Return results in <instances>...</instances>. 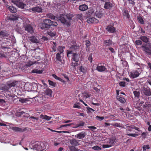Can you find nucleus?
Listing matches in <instances>:
<instances>
[{
  "instance_id": "nucleus-1",
  "label": "nucleus",
  "mask_w": 151,
  "mask_h": 151,
  "mask_svg": "<svg viewBox=\"0 0 151 151\" xmlns=\"http://www.w3.org/2000/svg\"><path fill=\"white\" fill-rule=\"evenodd\" d=\"M34 150L37 151H43L46 149L45 147L42 142H37L33 147Z\"/></svg>"
},
{
  "instance_id": "nucleus-2",
  "label": "nucleus",
  "mask_w": 151,
  "mask_h": 151,
  "mask_svg": "<svg viewBox=\"0 0 151 151\" xmlns=\"http://www.w3.org/2000/svg\"><path fill=\"white\" fill-rule=\"evenodd\" d=\"M142 50L147 55H151V43H148L141 47Z\"/></svg>"
},
{
  "instance_id": "nucleus-3",
  "label": "nucleus",
  "mask_w": 151,
  "mask_h": 151,
  "mask_svg": "<svg viewBox=\"0 0 151 151\" xmlns=\"http://www.w3.org/2000/svg\"><path fill=\"white\" fill-rule=\"evenodd\" d=\"M9 34L8 32L4 30H2L0 32V37L3 39L4 40L9 42L10 40L9 39Z\"/></svg>"
},
{
  "instance_id": "nucleus-4",
  "label": "nucleus",
  "mask_w": 151,
  "mask_h": 151,
  "mask_svg": "<svg viewBox=\"0 0 151 151\" xmlns=\"http://www.w3.org/2000/svg\"><path fill=\"white\" fill-rule=\"evenodd\" d=\"M142 71L141 69L139 68L137 70H133L130 73V76L133 78H137L139 76Z\"/></svg>"
},
{
  "instance_id": "nucleus-5",
  "label": "nucleus",
  "mask_w": 151,
  "mask_h": 151,
  "mask_svg": "<svg viewBox=\"0 0 151 151\" xmlns=\"http://www.w3.org/2000/svg\"><path fill=\"white\" fill-rule=\"evenodd\" d=\"M12 3L16 5L18 7L23 9L26 6L25 4L23 3L20 0H12Z\"/></svg>"
},
{
  "instance_id": "nucleus-6",
  "label": "nucleus",
  "mask_w": 151,
  "mask_h": 151,
  "mask_svg": "<svg viewBox=\"0 0 151 151\" xmlns=\"http://www.w3.org/2000/svg\"><path fill=\"white\" fill-rule=\"evenodd\" d=\"M24 27L25 30L27 31L28 32L31 34L34 32L32 26L30 24H26L24 25Z\"/></svg>"
},
{
  "instance_id": "nucleus-7",
  "label": "nucleus",
  "mask_w": 151,
  "mask_h": 151,
  "mask_svg": "<svg viewBox=\"0 0 151 151\" xmlns=\"http://www.w3.org/2000/svg\"><path fill=\"white\" fill-rule=\"evenodd\" d=\"M1 49L0 51V58H6L7 55L6 50V48L3 47L1 48Z\"/></svg>"
},
{
  "instance_id": "nucleus-8",
  "label": "nucleus",
  "mask_w": 151,
  "mask_h": 151,
  "mask_svg": "<svg viewBox=\"0 0 151 151\" xmlns=\"http://www.w3.org/2000/svg\"><path fill=\"white\" fill-rule=\"evenodd\" d=\"M143 92L144 94L147 96H150L151 95V90L149 87H144L143 90Z\"/></svg>"
},
{
  "instance_id": "nucleus-9",
  "label": "nucleus",
  "mask_w": 151,
  "mask_h": 151,
  "mask_svg": "<svg viewBox=\"0 0 151 151\" xmlns=\"http://www.w3.org/2000/svg\"><path fill=\"white\" fill-rule=\"evenodd\" d=\"M87 22L89 24H95L98 23L99 20L94 17H92L88 18L87 20Z\"/></svg>"
},
{
  "instance_id": "nucleus-10",
  "label": "nucleus",
  "mask_w": 151,
  "mask_h": 151,
  "mask_svg": "<svg viewBox=\"0 0 151 151\" xmlns=\"http://www.w3.org/2000/svg\"><path fill=\"white\" fill-rule=\"evenodd\" d=\"M95 15L98 18H101L103 15V10L98 9L95 12Z\"/></svg>"
},
{
  "instance_id": "nucleus-11",
  "label": "nucleus",
  "mask_w": 151,
  "mask_h": 151,
  "mask_svg": "<svg viewBox=\"0 0 151 151\" xmlns=\"http://www.w3.org/2000/svg\"><path fill=\"white\" fill-rule=\"evenodd\" d=\"M12 129L16 132H24L26 130H27V129L26 128H21L19 127H13L12 128Z\"/></svg>"
},
{
  "instance_id": "nucleus-12",
  "label": "nucleus",
  "mask_w": 151,
  "mask_h": 151,
  "mask_svg": "<svg viewBox=\"0 0 151 151\" xmlns=\"http://www.w3.org/2000/svg\"><path fill=\"white\" fill-rule=\"evenodd\" d=\"M31 10L32 12L35 13H40L42 12V8L38 6L33 7L31 8Z\"/></svg>"
},
{
  "instance_id": "nucleus-13",
  "label": "nucleus",
  "mask_w": 151,
  "mask_h": 151,
  "mask_svg": "<svg viewBox=\"0 0 151 151\" xmlns=\"http://www.w3.org/2000/svg\"><path fill=\"white\" fill-rule=\"evenodd\" d=\"M117 142L116 139L115 138H112L111 139H107V143L109 145H111V147Z\"/></svg>"
},
{
  "instance_id": "nucleus-14",
  "label": "nucleus",
  "mask_w": 151,
  "mask_h": 151,
  "mask_svg": "<svg viewBox=\"0 0 151 151\" xmlns=\"http://www.w3.org/2000/svg\"><path fill=\"white\" fill-rule=\"evenodd\" d=\"M80 55L76 53H74L73 54L72 59L73 61L76 62H78L80 58Z\"/></svg>"
},
{
  "instance_id": "nucleus-15",
  "label": "nucleus",
  "mask_w": 151,
  "mask_h": 151,
  "mask_svg": "<svg viewBox=\"0 0 151 151\" xmlns=\"http://www.w3.org/2000/svg\"><path fill=\"white\" fill-rule=\"evenodd\" d=\"M113 6V5L110 2H106L104 4V8L106 9H110Z\"/></svg>"
},
{
  "instance_id": "nucleus-16",
  "label": "nucleus",
  "mask_w": 151,
  "mask_h": 151,
  "mask_svg": "<svg viewBox=\"0 0 151 151\" xmlns=\"http://www.w3.org/2000/svg\"><path fill=\"white\" fill-rule=\"evenodd\" d=\"M106 30L109 33H113L115 32L116 29L114 27L111 25H108L106 28Z\"/></svg>"
},
{
  "instance_id": "nucleus-17",
  "label": "nucleus",
  "mask_w": 151,
  "mask_h": 151,
  "mask_svg": "<svg viewBox=\"0 0 151 151\" xmlns=\"http://www.w3.org/2000/svg\"><path fill=\"white\" fill-rule=\"evenodd\" d=\"M86 136L85 132H80L75 135V137L78 139H83Z\"/></svg>"
},
{
  "instance_id": "nucleus-18",
  "label": "nucleus",
  "mask_w": 151,
  "mask_h": 151,
  "mask_svg": "<svg viewBox=\"0 0 151 151\" xmlns=\"http://www.w3.org/2000/svg\"><path fill=\"white\" fill-rule=\"evenodd\" d=\"M96 70L99 72H103L104 71L106 68L105 66L104 65H99L97 66Z\"/></svg>"
},
{
  "instance_id": "nucleus-19",
  "label": "nucleus",
  "mask_w": 151,
  "mask_h": 151,
  "mask_svg": "<svg viewBox=\"0 0 151 151\" xmlns=\"http://www.w3.org/2000/svg\"><path fill=\"white\" fill-rule=\"evenodd\" d=\"M60 54L59 53H58L56 55L55 59L57 60L56 61V63H59L60 62L62 61V57L60 55Z\"/></svg>"
},
{
  "instance_id": "nucleus-20",
  "label": "nucleus",
  "mask_w": 151,
  "mask_h": 151,
  "mask_svg": "<svg viewBox=\"0 0 151 151\" xmlns=\"http://www.w3.org/2000/svg\"><path fill=\"white\" fill-rule=\"evenodd\" d=\"M29 40L32 42L37 43L39 42L38 40L35 36H32L29 37Z\"/></svg>"
},
{
  "instance_id": "nucleus-21",
  "label": "nucleus",
  "mask_w": 151,
  "mask_h": 151,
  "mask_svg": "<svg viewBox=\"0 0 151 151\" xmlns=\"http://www.w3.org/2000/svg\"><path fill=\"white\" fill-rule=\"evenodd\" d=\"M70 143L74 147L78 146L79 145L78 140L75 139H73L70 140Z\"/></svg>"
},
{
  "instance_id": "nucleus-22",
  "label": "nucleus",
  "mask_w": 151,
  "mask_h": 151,
  "mask_svg": "<svg viewBox=\"0 0 151 151\" xmlns=\"http://www.w3.org/2000/svg\"><path fill=\"white\" fill-rule=\"evenodd\" d=\"M88 6L86 4H82L79 6V9L81 11H85L88 9Z\"/></svg>"
},
{
  "instance_id": "nucleus-23",
  "label": "nucleus",
  "mask_w": 151,
  "mask_h": 151,
  "mask_svg": "<svg viewBox=\"0 0 151 151\" xmlns=\"http://www.w3.org/2000/svg\"><path fill=\"white\" fill-rule=\"evenodd\" d=\"M52 92L51 90L49 88H47L45 91V94L50 96H51Z\"/></svg>"
},
{
  "instance_id": "nucleus-24",
  "label": "nucleus",
  "mask_w": 151,
  "mask_h": 151,
  "mask_svg": "<svg viewBox=\"0 0 151 151\" xmlns=\"http://www.w3.org/2000/svg\"><path fill=\"white\" fill-rule=\"evenodd\" d=\"M104 44L106 46H109L112 44V41L110 39L104 40Z\"/></svg>"
},
{
  "instance_id": "nucleus-25",
  "label": "nucleus",
  "mask_w": 151,
  "mask_h": 151,
  "mask_svg": "<svg viewBox=\"0 0 151 151\" xmlns=\"http://www.w3.org/2000/svg\"><path fill=\"white\" fill-rule=\"evenodd\" d=\"M38 63V61L34 62L30 61H29L28 62H27L25 64V66L27 67H30L34 64H37Z\"/></svg>"
},
{
  "instance_id": "nucleus-26",
  "label": "nucleus",
  "mask_w": 151,
  "mask_h": 151,
  "mask_svg": "<svg viewBox=\"0 0 151 151\" xmlns=\"http://www.w3.org/2000/svg\"><path fill=\"white\" fill-rule=\"evenodd\" d=\"M116 98L118 101L122 103H124L126 102V100L124 98L119 96H116Z\"/></svg>"
},
{
  "instance_id": "nucleus-27",
  "label": "nucleus",
  "mask_w": 151,
  "mask_h": 151,
  "mask_svg": "<svg viewBox=\"0 0 151 151\" xmlns=\"http://www.w3.org/2000/svg\"><path fill=\"white\" fill-rule=\"evenodd\" d=\"M40 118L45 119L48 121L50 120L52 118L51 116H49L46 115H43L42 114L40 115Z\"/></svg>"
},
{
  "instance_id": "nucleus-28",
  "label": "nucleus",
  "mask_w": 151,
  "mask_h": 151,
  "mask_svg": "<svg viewBox=\"0 0 151 151\" xmlns=\"http://www.w3.org/2000/svg\"><path fill=\"white\" fill-rule=\"evenodd\" d=\"M79 48V47L78 46L76 45H73L70 47V49L72 50L73 52H76Z\"/></svg>"
},
{
  "instance_id": "nucleus-29",
  "label": "nucleus",
  "mask_w": 151,
  "mask_h": 151,
  "mask_svg": "<svg viewBox=\"0 0 151 151\" xmlns=\"http://www.w3.org/2000/svg\"><path fill=\"white\" fill-rule=\"evenodd\" d=\"M8 9L9 11L12 13H15L17 11V9L13 6H9Z\"/></svg>"
},
{
  "instance_id": "nucleus-30",
  "label": "nucleus",
  "mask_w": 151,
  "mask_h": 151,
  "mask_svg": "<svg viewBox=\"0 0 151 151\" xmlns=\"http://www.w3.org/2000/svg\"><path fill=\"white\" fill-rule=\"evenodd\" d=\"M59 18V19L63 23L65 24L66 22H67V20L64 17V15H62V16H61Z\"/></svg>"
},
{
  "instance_id": "nucleus-31",
  "label": "nucleus",
  "mask_w": 151,
  "mask_h": 151,
  "mask_svg": "<svg viewBox=\"0 0 151 151\" xmlns=\"http://www.w3.org/2000/svg\"><path fill=\"white\" fill-rule=\"evenodd\" d=\"M43 71L42 70H38L37 69H33L32 71V72L33 73H36V74H41L42 73Z\"/></svg>"
},
{
  "instance_id": "nucleus-32",
  "label": "nucleus",
  "mask_w": 151,
  "mask_h": 151,
  "mask_svg": "<svg viewBox=\"0 0 151 151\" xmlns=\"http://www.w3.org/2000/svg\"><path fill=\"white\" fill-rule=\"evenodd\" d=\"M41 28L42 29H45L50 28V25H47L43 22L41 25Z\"/></svg>"
},
{
  "instance_id": "nucleus-33",
  "label": "nucleus",
  "mask_w": 151,
  "mask_h": 151,
  "mask_svg": "<svg viewBox=\"0 0 151 151\" xmlns=\"http://www.w3.org/2000/svg\"><path fill=\"white\" fill-rule=\"evenodd\" d=\"M133 93L134 96V97L137 99H138L140 96V92L139 91H133Z\"/></svg>"
},
{
  "instance_id": "nucleus-34",
  "label": "nucleus",
  "mask_w": 151,
  "mask_h": 151,
  "mask_svg": "<svg viewBox=\"0 0 151 151\" xmlns=\"http://www.w3.org/2000/svg\"><path fill=\"white\" fill-rule=\"evenodd\" d=\"M126 126V129L127 130L130 132L133 131V130L132 129H133V125H129L128 124H127Z\"/></svg>"
},
{
  "instance_id": "nucleus-35",
  "label": "nucleus",
  "mask_w": 151,
  "mask_h": 151,
  "mask_svg": "<svg viewBox=\"0 0 151 151\" xmlns=\"http://www.w3.org/2000/svg\"><path fill=\"white\" fill-rule=\"evenodd\" d=\"M140 39L142 40L143 42H148L149 39L147 38L146 37L143 36H141L140 37Z\"/></svg>"
},
{
  "instance_id": "nucleus-36",
  "label": "nucleus",
  "mask_w": 151,
  "mask_h": 151,
  "mask_svg": "<svg viewBox=\"0 0 151 151\" xmlns=\"http://www.w3.org/2000/svg\"><path fill=\"white\" fill-rule=\"evenodd\" d=\"M65 48L64 46H59L58 48V51L60 54L62 53L64 51V49Z\"/></svg>"
},
{
  "instance_id": "nucleus-37",
  "label": "nucleus",
  "mask_w": 151,
  "mask_h": 151,
  "mask_svg": "<svg viewBox=\"0 0 151 151\" xmlns=\"http://www.w3.org/2000/svg\"><path fill=\"white\" fill-rule=\"evenodd\" d=\"M43 22L47 25H50V28L51 26V21L49 19H45L43 20Z\"/></svg>"
},
{
  "instance_id": "nucleus-38",
  "label": "nucleus",
  "mask_w": 151,
  "mask_h": 151,
  "mask_svg": "<svg viewBox=\"0 0 151 151\" xmlns=\"http://www.w3.org/2000/svg\"><path fill=\"white\" fill-rule=\"evenodd\" d=\"M28 101V99L27 98H19V101L22 103H25Z\"/></svg>"
},
{
  "instance_id": "nucleus-39",
  "label": "nucleus",
  "mask_w": 151,
  "mask_h": 151,
  "mask_svg": "<svg viewBox=\"0 0 151 151\" xmlns=\"http://www.w3.org/2000/svg\"><path fill=\"white\" fill-rule=\"evenodd\" d=\"M137 19L139 22L141 24H145L144 21L143 20L142 18L141 17H137Z\"/></svg>"
},
{
  "instance_id": "nucleus-40",
  "label": "nucleus",
  "mask_w": 151,
  "mask_h": 151,
  "mask_svg": "<svg viewBox=\"0 0 151 151\" xmlns=\"http://www.w3.org/2000/svg\"><path fill=\"white\" fill-rule=\"evenodd\" d=\"M79 70L81 72L83 73H85L86 72V68H85L82 66H81L79 67Z\"/></svg>"
},
{
  "instance_id": "nucleus-41",
  "label": "nucleus",
  "mask_w": 151,
  "mask_h": 151,
  "mask_svg": "<svg viewBox=\"0 0 151 151\" xmlns=\"http://www.w3.org/2000/svg\"><path fill=\"white\" fill-rule=\"evenodd\" d=\"M150 148L149 145H145L142 146V149L143 151H145L146 149H149Z\"/></svg>"
},
{
  "instance_id": "nucleus-42",
  "label": "nucleus",
  "mask_w": 151,
  "mask_h": 151,
  "mask_svg": "<svg viewBox=\"0 0 151 151\" xmlns=\"http://www.w3.org/2000/svg\"><path fill=\"white\" fill-rule=\"evenodd\" d=\"M48 82L49 84L52 86H53V87H55L56 86V83H55L54 82L50 80H48Z\"/></svg>"
},
{
  "instance_id": "nucleus-43",
  "label": "nucleus",
  "mask_w": 151,
  "mask_h": 151,
  "mask_svg": "<svg viewBox=\"0 0 151 151\" xmlns=\"http://www.w3.org/2000/svg\"><path fill=\"white\" fill-rule=\"evenodd\" d=\"M69 148L70 151H78V150L73 146H70Z\"/></svg>"
},
{
  "instance_id": "nucleus-44",
  "label": "nucleus",
  "mask_w": 151,
  "mask_h": 151,
  "mask_svg": "<svg viewBox=\"0 0 151 151\" xmlns=\"http://www.w3.org/2000/svg\"><path fill=\"white\" fill-rule=\"evenodd\" d=\"M143 107L145 108H151V104L145 103V105H143Z\"/></svg>"
},
{
  "instance_id": "nucleus-45",
  "label": "nucleus",
  "mask_w": 151,
  "mask_h": 151,
  "mask_svg": "<svg viewBox=\"0 0 151 151\" xmlns=\"http://www.w3.org/2000/svg\"><path fill=\"white\" fill-rule=\"evenodd\" d=\"M52 76L56 79L60 81H62V79L61 78L57 76L55 74H52Z\"/></svg>"
},
{
  "instance_id": "nucleus-46",
  "label": "nucleus",
  "mask_w": 151,
  "mask_h": 151,
  "mask_svg": "<svg viewBox=\"0 0 151 151\" xmlns=\"http://www.w3.org/2000/svg\"><path fill=\"white\" fill-rule=\"evenodd\" d=\"M92 149L96 150L99 151L101 150V148L97 146H95L92 147Z\"/></svg>"
},
{
  "instance_id": "nucleus-47",
  "label": "nucleus",
  "mask_w": 151,
  "mask_h": 151,
  "mask_svg": "<svg viewBox=\"0 0 151 151\" xmlns=\"http://www.w3.org/2000/svg\"><path fill=\"white\" fill-rule=\"evenodd\" d=\"M47 34L49 36H50L51 37H53L55 35V33L52 32H48Z\"/></svg>"
},
{
  "instance_id": "nucleus-48",
  "label": "nucleus",
  "mask_w": 151,
  "mask_h": 151,
  "mask_svg": "<svg viewBox=\"0 0 151 151\" xmlns=\"http://www.w3.org/2000/svg\"><path fill=\"white\" fill-rule=\"evenodd\" d=\"M16 85V82H12L8 84L9 88H11L12 87H14Z\"/></svg>"
},
{
  "instance_id": "nucleus-49",
  "label": "nucleus",
  "mask_w": 151,
  "mask_h": 151,
  "mask_svg": "<svg viewBox=\"0 0 151 151\" xmlns=\"http://www.w3.org/2000/svg\"><path fill=\"white\" fill-rule=\"evenodd\" d=\"M78 62H76L75 63H73V62H72L71 63V66H72L74 68H75L76 67V66H78Z\"/></svg>"
},
{
  "instance_id": "nucleus-50",
  "label": "nucleus",
  "mask_w": 151,
  "mask_h": 151,
  "mask_svg": "<svg viewBox=\"0 0 151 151\" xmlns=\"http://www.w3.org/2000/svg\"><path fill=\"white\" fill-rule=\"evenodd\" d=\"M87 109L88 110V112L92 113L95 110L91 108H90L89 107H86Z\"/></svg>"
},
{
  "instance_id": "nucleus-51",
  "label": "nucleus",
  "mask_w": 151,
  "mask_h": 151,
  "mask_svg": "<svg viewBox=\"0 0 151 151\" xmlns=\"http://www.w3.org/2000/svg\"><path fill=\"white\" fill-rule=\"evenodd\" d=\"M127 135L133 137H136L138 136V134H136L127 133Z\"/></svg>"
},
{
  "instance_id": "nucleus-52",
  "label": "nucleus",
  "mask_w": 151,
  "mask_h": 151,
  "mask_svg": "<svg viewBox=\"0 0 151 151\" xmlns=\"http://www.w3.org/2000/svg\"><path fill=\"white\" fill-rule=\"evenodd\" d=\"M96 118L97 119L100 121L104 119V116H96Z\"/></svg>"
},
{
  "instance_id": "nucleus-53",
  "label": "nucleus",
  "mask_w": 151,
  "mask_h": 151,
  "mask_svg": "<svg viewBox=\"0 0 151 151\" xmlns=\"http://www.w3.org/2000/svg\"><path fill=\"white\" fill-rule=\"evenodd\" d=\"M135 43L137 45H140L142 44V42L140 40H137L135 41Z\"/></svg>"
},
{
  "instance_id": "nucleus-54",
  "label": "nucleus",
  "mask_w": 151,
  "mask_h": 151,
  "mask_svg": "<svg viewBox=\"0 0 151 151\" xmlns=\"http://www.w3.org/2000/svg\"><path fill=\"white\" fill-rule=\"evenodd\" d=\"M123 15L126 16L128 18H129L130 17V16L129 13L126 11H124Z\"/></svg>"
},
{
  "instance_id": "nucleus-55",
  "label": "nucleus",
  "mask_w": 151,
  "mask_h": 151,
  "mask_svg": "<svg viewBox=\"0 0 151 151\" xmlns=\"http://www.w3.org/2000/svg\"><path fill=\"white\" fill-rule=\"evenodd\" d=\"M73 52V51L72 50H67V57H70V54H72V53Z\"/></svg>"
},
{
  "instance_id": "nucleus-56",
  "label": "nucleus",
  "mask_w": 151,
  "mask_h": 151,
  "mask_svg": "<svg viewBox=\"0 0 151 151\" xmlns=\"http://www.w3.org/2000/svg\"><path fill=\"white\" fill-rule=\"evenodd\" d=\"M126 83L124 81H121L119 83V85L120 86L122 87H125Z\"/></svg>"
},
{
  "instance_id": "nucleus-57",
  "label": "nucleus",
  "mask_w": 151,
  "mask_h": 151,
  "mask_svg": "<svg viewBox=\"0 0 151 151\" xmlns=\"http://www.w3.org/2000/svg\"><path fill=\"white\" fill-rule=\"evenodd\" d=\"M86 45L87 47H89L91 45V43L88 40H87L86 41Z\"/></svg>"
},
{
  "instance_id": "nucleus-58",
  "label": "nucleus",
  "mask_w": 151,
  "mask_h": 151,
  "mask_svg": "<svg viewBox=\"0 0 151 151\" xmlns=\"http://www.w3.org/2000/svg\"><path fill=\"white\" fill-rule=\"evenodd\" d=\"M111 147V145H109L108 144L107 145H103L102 147L103 148H109Z\"/></svg>"
},
{
  "instance_id": "nucleus-59",
  "label": "nucleus",
  "mask_w": 151,
  "mask_h": 151,
  "mask_svg": "<svg viewBox=\"0 0 151 151\" xmlns=\"http://www.w3.org/2000/svg\"><path fill=\"white\" fill-rule=\"evenodd\" d=\"M58 25L57 23L55 22H53L51 21V26H56Z\"/></svg>"
},
{
  "instance_id": "nucleus-60",
  "label": "nucleus",
  "mask_w": 151,
  "mask_h": 151,
  "mask_svg": "<svg viewBox=\"0 0 151 151\" xmlns=\"http://www.w3.org/2000/svg\"><path fill=\"white\" fill-rule=\"evenodd\" d=\"M9 19L12 21H14L17 20V18L15 17H9Z\"/></svg>"
},
{
  "instance_id": "nucleus-61",
  "label": "nucleus",
  "mask_w": 151,
  "mask_h": 151,
  "mask_svg": "<svg viewBox=\"0 0 151 151\" xmlns=\"http://www.w3.org/2000/svg\"><path fill=\"white\" fill-rule=\"evenodd\" d=\"M88 60L90 61V62L91 63L92 62L93 58L92 57V54H90L88 58Z\"/></svg>"
},
{
  "instance_id": "nucleus-62",
  "label": "nucleus",
  "mask_w": 151,
  "mask_h": 151,
  "mask_svg": "<svg viewBox=\"0 0 151 151\" xmlns=\"http://www.w3.org/2000/svg\"><path fill=\"white\" fill-rule=\"evenodd\" d=\"M77 18L80 20L82 19V14H78L77 15Z\"/></svg>"
},
{
  "instance_id": "nucleus-63",
  "label": "nucleus",
  "mask_w": 151,
  "mask_h": 151,
  "mask_svg": "<svg viewBox=\"0 0 151 151\" xmlns=\"http://www.w3.org/2000/svg\"><path fill=\"white\" fill-rule=\"evenodd\" d=\"M53 43L54 45L52 46V49L54 52H55L56 51V47L55 45V43L54 42H53Z\"/></svg>"
},
{
  "instance_id": "nucleus-64",
  "label": "nucleus",
  "mask_w": 151,
  "mask_h": 151,
  "mask_svg": "<svg viewBox=\"0 0 151 151\" xmlns=\"http://www.w3.org/2000/svg\"><path fill=\"white\" fill-rule=\"evenodd\" d=\"M129 3L131 4L132 5L135 4V3L134 1V0H129Z\"/></svg>"
}]
</instances>
